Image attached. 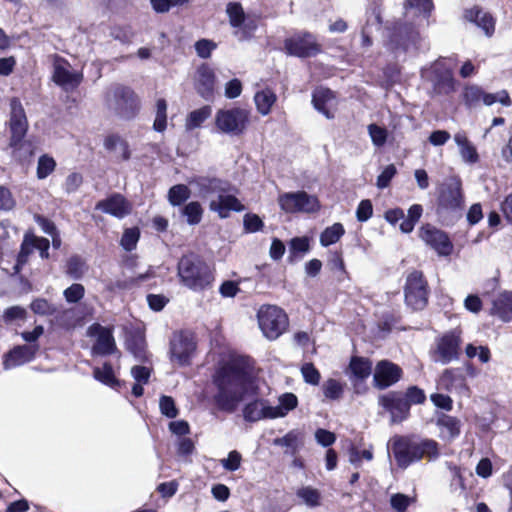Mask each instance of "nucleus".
<instances>
[{
    "label": "nucleus",
    "mask_w": 512,
    "mask_h": 512,
    "mask_svg": "<svg viewBox=\"0 0 512 512\" xmlns=\"http://www.w3.org/2000/svg\"><path fill=\"white\" fill-rule=\"evenodd\" d=\"M217 386L215 402L224 411L233 412L248 396L257 394L256 371L245 360H233L221 367L214 376Z\"/></svg>",
    "instance_id": "obj_1"
},
{
    "label": "nucleus",
    "mask_w": 512,
    "mask_h": 512,
    "mask_svg": "<svg viewBox=\"0 0 512 512\" xmlns=\"http://www.w3.org/2000/svg\"><path fill=\"white\" fill-rule=\"evenodd\" d=\"M189 184L197 187L199 196L210 198L209 208L220 218H227L231 211L244 210V206L235 196L234 187L225 180L199 176L190 180Z\"/></svg>",
    "instance_id": "obj_2"
},
{
    "label": "nucleus",
    "mask_w": 512,
    "mask_h": 512,
    "mask_svg": "<svg viewBox=\"0 0 512 512\" xmlns=\"http://www.w3.org/2000/svg\"><path fill=\"white\" fill-rule=\"evenodd\" d=\"M394 458L401 468L422 458L436 459L439 455L438 443L431 439H414L408 437H393L391 439Z\"/></svg>",
    "instance_id": "obj_3"
},
{
    "label": "nucleus",
    "mask_w": 512,
    "mask_h": 512,
    "mask_svg": "<svg viewBox=\"0 0 512 512\" xmlns=\"http://www.w3.org/2000/svg\"><path fill=\"white\" fill-rule=\"evenodd\" d=\"M180 282L194 292H201L213 286L214 269L199 257L183 256L178 263Z\"/></svg>",
    "instance_id": "obj_4"
},
{
    "label": "nucleus",
    "mask_w": 512,
    "mask_h": 512,
    "mask_svg": "<svg viewBox=\"0 0 512 512\" xmlns=\"http://www.w3.org/2000/svg\"><path fill=\"white\" fill-rule=\"evenodd\" d=\"M298 399L293 393H285L279 397V404L271 405L267 400H255L248 403L243 410L246 421L256 422L262 419H276L285 417L295 409Z\"/></svg>",
    "instance_id": "obj_5"
},
{
    "label": "nucleus",
    "mask_w": 512,
    "mask_h": 512,
    "mask_svg": "<svg viewBox=\"0 0 512 512\" xmlns=\"http://www.w3.org/2000/svg\"><path fill=\"white\" fill-rule=\"evenodd\" d=\"M462 344L461 331L452 330L435 339L430 349V358L435 363L449 364L459 359Z\"/></svg>",
    "instance_id": "obj_6"
},
{
    "label": "nucleus",
    "mask_w": 512,
    "mask_h": 512,
    "mask_svg": "<svg viewBox=\"0 0 512 512\" xmlns=\"http://www.w3.org/2000/svg\"><path fill=\"white\" fill-rule=\"evenodd\" d=\"M257 318L263 335L269 340L277 339L288 327L286 313L274 305L261 306L258 310Z\"/></svg>",
    "instance_id": "obj_7"
},
{
    "label": "nucleus",
    "mask_w": 512,
    "mask_h": 512,
    "mask_svg": "<svg viewBox=\"0 0 512 512\" xmlns=\"http://www.w3.org/2000/svg\"><path fill=\"white\" fill-rule=\"evenodd\" d=\"M248 124L249 111L244 108L220 109L215 115V126L218 131L230 136L243 134Z\"/></svg>",
    "instance_id": "obj_8"
},
{
    "label": "nucleus",
    "mask_w": 512,
    "mask_h": 512,
    "mask_svg": "<svg viewBox=\"0 0 512 512\" xmlns=\"http://www.w3.org/2000/svg\"><path fill=\"white\" fill-rule=\"evenodd\" d=\"M278 204L285 213H315L321 207L318 198L305 191L282 193Z\"/></svg>",
    "instance_id": "obj_9"
},
{
    "label": "nucleus",
    "mask_w": 512,
    "mask_h": 512,
    "mask_svg": "<svg viewBox=\"0 0 512 512\" xmlns=\"http://www.w3.org/2000/svg\"><path fill=\"white\" fill-rule=\"evenodd\" d=\"M428 294V284L423 273L417 270L410 272L404 287L406 304L414 310H421L427 305Z\"/></svg>",
    "instance_id": "obj_10"
},
{
    "label": "nucleus",
    "mask_w": 512,
    "mask_h": 512,
    "mask_svg": "<svg viewBox=\"0 0 512 512\" xmlns=\"http://www.w3.org/2000/svg\"><path fill=\"white\" fill-rule=\"evenodd\" d=\"M10 141L9 147L15 155L16 151L22 146L23 139L28 130V120L21 101L13 98L10 101Z\"/></svg>",
    "instance_id": "obj_11"
},
{
    "label": "nucleus",
    "mask_w": 512,
    "mask_h": 512,
    "mask_svg": "<svg viewBox=\"0 0 512 512\" xmlns=\"http://www.w3.org/2000/svg\"><path fill=\"white\" fill-rule=\"evenodd\" d=\"M454 64L450 59H439L430 70L423 71V77H430L437 94H449L454 90L452 70Z\"/></svg>",
    "instance_id": "obj_12"
},
{
    "label": "nucleus",
    "mask_w": 512,
    "mask_h": 512,
    "mask_svg": "<svg viewBox=\"0 0 512 512\" xmlns=\"http://www.w3.org/2000/svg\"><path fill=\"white\" fill-rule=\"evenodd\" d=\"M286 53L299 58L313 57L321 52V45L312 33L301 31L293 34L284 42Z\"/></svg>",
    "instance_id": "obj_13"
},
{
    "label": "nucleus",
    "mask_w": 512,
    "mask_h": 512,
    "mask_svg": "<svg viewBox=\"0 0 512 512\" xmlns=\"http://www.w3.org/2000/svg\"><path fill=\"white\" fill-rule=\"evenodd\" d=\"M196 351V341L192 333L175 332L170 340L171 360L180 366L188 365Z\"/></svg>",
    "instance_id": "obj_14"
},
{
    "label": "nucleus",
    "mask_w": 512,
    "mask_h": 512,
    "mask_svg": "<svg viewBox=\"0 0 512 512\" xmlns=\"http://www.w3.org/2000/svg\"><path fill=\"white\" fill-rule=\"evenodd\" d=\"M462 204L461 182L458 178H451L444 183L440 191L437 212L456 211L461 209Z\"/></svg>",
    "instance_id": "obj_15"
},
{
    "label": "nucleus",
    "mask_w": 512,
    "mask_h": 512,
    "mask_svg": "<svg viewBox=\"0 0 512 512\" xmlns=\"http://www.w3.org/2000/svg\"><path fill=\"white\" fill-rule=\"evenodd\" d=\"M420 238L441 256H448L453 251V244L448 235L432 225L421 227Z\"/></svg>",
    "instance_id": "obj_16"
},
{
    "label": "nucleus",
    "mask_w": 512,
    "mask_h": 512,
    "mask_svg": "<svg viewBox=\"0 0 512 512\" xmlns=\"http://www.w3.org/2000/svg\"><path fill=\"white\" fill-rule=\"evenodd\" d=\"M87 334L96 338L92 347L93 354L108 355L115 351L116 344L111 329L100 324H93L88 328Z\"/></svg>",
    "instance_id": "obj_17"
},
{
    "label": "nucleus",
    "mask_w": 512,
    "mask_h": 512,
    "mask_svg": "<svg viewBox=\"0 0 512 512\" xmlns=\"http://www.w3.org/2000/svg\"><path fill=\"white\" fill-rule=\"evenodd\" d=\"M401 368L387 360L378 362L375 367L373 381L378 389H385L395 384L401 378Z\"/></svg>",
    "instance_id": "obj_18"
},
{
    "label": "nucleus",
    "mask_w": 512,
    "mask_h": 512,
    "mask_svg": "<svg viewBox=\"0 0 512 512\" xmlns=\"http://www.w3.org/2000/svg\"><path fill=\"white\" fill-rule=\"evenodd\" d=\"M379 405L391 413L392 422L402 421L407 417L410 410L408 401L396 392L381 395Z\"/></svg>",
    "instance_id": "obj_19"
},
{
    "label": "nucleus",
    "mask_w": 512,
    "mask_h": 512,
    "mask_svg": "<svg viewBox=\"0 0 512 512\" xmlns=\"http://www.w3.org/2000/svg\"><path fill=\"white\" fill-rule=\"evenodd\" d=\"M193 85L197 93L204 99L213 98L215 86L214 71L206 64H202L196 70L193 77Z\"/></svg>",
    "instance_id": "obj_20"
},
{
    "label": "nucleus",
    "mask_w": 512,
    "mask_h": 512,
    "mask_svg": "<svg viewBox=\"0 0 512 512\" xmlns=\"http://www.w3.org/2000/svg\"><path fill=\"white\" fill-rule=\"evenodd\" d=\"M313 105L317 111L322 113L327 119H333L337 108L336 96L328 88H317L313 92Z\"/></svg>",
    "instance_id": "obj_21"
},
{
    "label": "nucleus",
    "mask_w": 512,
    "mask_h": 512,
    "mask_svg": "<svg viewBox=\"0 0 512 512\" xmlns=\"http://www.w3.org/2000/svg\"><path fill=\"white\" fill-rule=\"evenodd\" d=\"M114 96L117 98L115 109L121 116L130 118L136 114L139 100L133 91L119 87L115 90Z\"/></svg>",
    "instance_id": "obj_22"
},
{
    "label": "nucleus",
    "mask_w": 512,
    "mask_h": 512,
    "mask_svg": "<svg viewBox=\"0 0 512 512\" xmlns=\"http://www.w3.org/2000/svg\"><path fill=\"white\" fill-rule=\"evenodd\" d=\"M82 73L71 71L65 62H56L54 66L53 80L64 90H73L82 82Z\"/></svg>",
    "instance_id": "obj_23"
},
{
    "label": "nucleus",
    "mask_w": 512,
    "mask_h": 512,
    "mask_svg": "<svg viewBox=\"0 0 512 512\" xmlns=\"http://www.w3.org/2000/svg\"><path fill=\"white\" fill-rule=\"evenodd\" d=\"M37 349V345H22L14 347L4 357V369L9 370L30 362L34 358Z\"/></svg>",
    "instance_id": "obj_24"
},
{
    "label": "nucleus",
    "mask_w": 512,
    "mask_h": 512,
    "mask_svg": "<svg viewBox=\"0 0 512 512\" xmlns=\"http://www.w3.org/2000/svg\"><path fill=\"white\" fill-rule=\"evenodd\" d=\"M96 209L117 218H124L130 214L131 204L120 194H114L105 200L99 201Z\"/></svg>",
    "instance_id": "obj_25"
},
{
    "label": "nucleus",
    "mask_w": 512,
    "mask_h": 512,
    "mask_svg": "<svg viewBox=\"0 0 512 512\" xmlns=\"http://www.w3.org/2000/svg\"><path fill=\"white\" fill-rule=\"evenodd\" d=\"M490 314L503 322L512 321V292H502L494 300Z\"/></svg>",
    "instance_id": "obj_26"
},
{
    "label": "nucleus",
    "mask_w": 512,
    "mask_h": 512,
    "mask_svg": "<svg viewBox=\"0 0 512 512\" xmlns=\"http://www.w3.org/2000/svg\"><path fill=\"white\" fill-rule=\"evenodd\" d=\"M454 141L457 144L460 156L465 163L474 164L478 162L479 155L476 147L469 141L465 132L459 131L455 133Z\"/></svg>",
    "instance_id": "obj_27"
},
{
    "label": "nucleus",
    "mask_w": 512,
    "mask_h": 512,
    "mask_svg": "<svg viewBox=\"0 0 512 512\" xmlns=\"http://www.w3.org/2000/svg\"><path fill=\"white\" fill-rule=\"evenodd\" d=\"M465 18L474 22L485 32L487 36H491L494 33L495 22L489 13L478 8H474L466 11Z\"/></svg>",
    "instance_id": "obj_28"
},
{
    "label": "nucleus",
    "mask_w": 512,
    "mask_h": 512,
    "mask_svg": "<svg viewBox=\"0 0 512 512\" xmlns=\"http://www.w3.org/2000/svg\"><path fill=\"white\" fill-rule=\"evenodd\" d=\"M443 439L452 440L460 434V420L450 415H443L437 422Z\"/></svg>",
    "instance_id": "obj_29"
},
{
    "label": "nucleus",
    "mask_w": 512,
    "mask_h": 512,
    "mask_svg": "<svg viewBox=\"0 0 512 512\" xmlns=\"http://www.w3.org/2000/svg\"><path fill=\"white\" fill-rule=\"evenodd\" d=\"M212 108L209 105H205L199 109L191 111L185 119V129L187 131H193L200 128L202 124L211 116Z\"/></svg>",
    "instance_id": "obj_30"
},
{
    "label": "nucleus",
    "mask_w": 512,
    "mask_h": 512,
    "mask_svg": "<svg viewBox=\"0 0 512 512\" xmlns=\"http://www.w3.org/2000/svg\"><path fill=\"white\" fill-rule=\"evenodd\" d=\"M349 369L353 375V380H365L372 372V363L369 359L363 357H353L349 364Z\"/></svg>",
    "instance_id": "obj_31"
},
{
    "label": "nucleus",
    "mask_w": 512,
    "mask_h": 512,
    "mask_svg": "<svg viewBox=\"0 0 512 512\" xmlns=\"http://www.w3.org/2000/svg\"><path fill=\"white\" fill-rule=\"evenodd\" d=\"M131 375L135 380V383L132 386V394L135 397H140L144 392L143 385L147 384L149 381L151 371L145 366L137 365L131 368Z\"/></svg>",
    "instance_id": "obj_32"
},
{
    "label": "nucleus",
    "mask_w": 512,
    "mask_h": 512,
    "mask_svg": "<svg viewBox=\"0 0 512 512\" xmlns=\"http://www.w3.org/2000/svg\"><path fill=\"white\" fill-rule=\"evenodd\" d=\"M104 147L107 150L118 154V156L121 157L123 160H128L130 158V150L128 143L119 135H108L104 140Z\"/></svg>",
    "instance_id": "obj_33"
},
{
    "label": "nucleus",
    "mask_w": 512,
    "mask_h": 512,
    "mask_svg": "<svg viewBox=\"0 0 512 512\" xmlns=\"http://www.w3.org/2000/svg\"><path fill=\"white\" fill-rule=\"evenodd\" d=\"M93 376L97 381L111 388L117 389L120 386V381L116 378L111 364L107 362L102 367H95Z\"/></svg>",
    "instance_id": "obj_34"
},
{
    "label": "nucleus",
    "mask_w": 512,
    "mask_h": 512,
    "mask_svg": "<svg viewBox=\"0 0 512 512\" xmlns=\"http://www.w3.org/2000/svg\"><path fill=\"white\" fill-rule=\"evenodd\" d=\"M276 99L277 98L275 93L269 89L259 91L254 96V101L257 110L261 115L264 116L270 113L271 108L275 103Z\"/></svg>",
    "instance_id": "obj_35"
},
{
    "label": "nucleus",
    "mask_w": 512,
    "mask_h": 512,
    "mask_svg": "<svg viewBox=\"0 0 512 512\" xmlns=\"http://www.w3.org/2000/svg\"><path fill=\"white\" fill-rule=\"evenodd\" d=\"M301 433L297 430H291L283 437L274 439L275 446L285 447L286 452L294 454L300 446Z\"/></svg>",
    "instance_id": "obj_36"
},
{
    "label": "nucleus",
    "mask_w": 512,
    "mask_h": 512,
    "mask_svg": "<svg viewBox=\"0 0 512 512\" xmlns=\"http://www.w3.org/2000/svg\"><path fill=\"white\" fill-rule=\"evenodd\" d=\"M345 229L341 223H334L327 227L320 235V243L324 247L335 244L344 235Z\"/></svg>",
    "instance_id": "obj_37"
},
{
    "label": "nucleus",
    "mask_w": 512,
    "mask_h": 512,
    "mask_svg": "<svg viewBox=\"0 0 512 512\" xmlns=\"http://www.w3.org/2000/svg\"><path fill=\"white\" fill-rule=\"evenodd\" d=\"M404 8L406 14L413 11V15L423 14L426 17L432 11L433 3L432 0H406Z\"/></svg>",
    "instance_id": "obj_38"
},
{
    "label": "nucleus",
    "mask_w": 512,
    "mask_h": 512,
    "mask_svg": "<svg viewBox=\"0 0 512 512\" xmlns=\"http://www.w3.org/2000/svg\"><path fill=\"white\" fill-rule=\"evenodd\" d=\"M31 240L33 239L30 237V234H25L23 242L21 244L20 252L17 256V262L14 266V273L16 274L19 273L22 267L27 263L29 255L33 251Z\"/></svg>",
    "instance_id": "obj_39"
},
{
    "label": "nucleus",
    "mask_w": 512,
    "mask_h": 512,
    "mask_svg": "<svg viewBox=\"0 0 512 512\" xmlns=\"http://www.w3.org/2000/svg\"><path fill=\"white\" fill-rule=\"evenodd\" d=\"M323 394L327 399L338 400L342 397L344 385L336 379H328L322 386Z\"/></svg>",
    "instance_id": "obj_40"
},
{
    "label": "nucleus",
    "mask_w": 512,
    "mask_h": 512,
    "mask_svg": "<svg viewBox=\"0 0 512 512\" xmlns=\"http://www.w3.org/2000/svg\"><path fill=\"white\" fill-rule=\"evenodd\" d=\"M182 214L186 217V221L190 225L198 224L203 215V209L200 203L196 201H192L184 206L182 209Z\"/></svg>",
    "instance_id": "obj_41"
},
{
    "label": "nucleus",
    "mask_w": 512,
    "mask_h": 512,
    "mask_svg": "<svg viewBox=\"0 0 512 512\" xmlns=\"http://www.w3.org/2000/svg\"><path fill=\"white\" fill-rule=\"evenodd\" d=\"M297 496L309 507H317L320 505V492L310 486L300 488L297 491Z\"/></svg>",
    "instance_id": "obj_42"
},
{
    "label": "nucleus",
    "mask_w": 512,
    "mask_h": 512,
    "mask_svg": "<svg viewBox=\"0 0 512 512\" xmlns=\"http://www.w3.org/2000/svg\"><path fill=\"white\" fill-rule=\"evenodd\" d=\"M167 127V103L164 99H158L156 103V116L153 128L157 132H163Z\"/></svg>",
    "instance_id": "obj_43"
},
{
    "label": "nucleus",
    "mask_w": 512,
    "mask_h": 512,
    "mask_svg": "<svg viewBox=\"0 0 512 512\" xmlns=\"http://www.w3.org/2000/svg\"><path fill=\"white\" fill-rule=\"evenodd\" d=\"M30 309L37 315L50 316L56 313L57 308L45 298H36L30 304Z\"/></svg>",
    "instance_id": "obj_44"
},
{
    "label": "nucleus",
    "mask_w": 512,
    "mask_h": 512,
    "mask_svg": "<svg viewBox=\"0 0 512 512\" xmlns=\"http://www.w3.org/2000/svg\"><path fill=\"white\" fill-rule=\"evenodd\" d=\"M190 197V190L186 185L178 184L170 188L168 193L169 202L178 206Z\"/></svg>",
    "instance_id": "obj_45"
},
{
    "label": "nucleus",
    "mask_w": 512,
    "mask_h": 512,
    "mask_svg": "<svg viewBox=\"0 0 512 512\" xmlns=\"http://www.w3.org/2000/svg\"><path fill=\"white\" fill-rule=\"evenodd\" d=\"M86 270L84 261L78 256L71 257L67 262L66 273L73 279L82 278Z\"/></svg>",
    "instance_id": "obj_46"
},
{
    "label": "nucleus",
    "mask_w": 512,
    "mask_h": 512,
    "mask_svg": "<svg viewBox=\"0 0 512 512\" xmlns=\"http://www.w3.org/2000/svg\"><path fill=\"white\" fill-rule=\"evenodd\" d=\"M367 129L374 146L382 147L385 145L388 137V131L386 128L377 124H370Z\"/></svg>",
    "instance_id": "obj_47"
},
{
    "label": "nucleus",
    "mask_w": 512,
    "mask_h": 512,
    "mask_svg": "<svg viewBox=\"0 0 512 512\" xmlns=\"http://www.w3.org/2000/svg\"><path fill=\"white\" fill-rule=\"evenodd\" d=\"M226 11L229 16L230 24L233 27H240L245 18L241 4L237 2H230L227 5Z\"/></svg>",
    "instance_id": "obj_48"
},
{
    "label": "nucleus",
    "mask_w": 512,
    "mask_h": 512,
    "mask_svg": "<svg viewBox=\"0 0 512 512\" xmlns=\"http://www.w3.org/2000/svg\"><path fill=\"white\" fill-rule=\"evenodd\" d=\"M414 501V497L402 493H395L390 497V505L396 512H405Z\"/></svg>",
    "instance_id": "obj_49"
},
{
    "label": "nucleus",
    "mask_w": 512,
    "mask_h": 512,
    "mask_svg": "<svg viewBox=\"0 0 512 512\" xmlns=\"http://www.w3.org/2000/svg\"><path fill=\"white\" fill-rule=\"evenodd\" d=\"M465 354L470 359L477 356L482 363L489 362L491 358L490 350L486 346H475L473 344H468L465 348Z\"/></svg>",
    "instance_id": "obj_50"
},
{
    "label": "nucleus",
    "mask_w": 512,
    "mask_h": 512,
    "mask_svg": "<svg viewBox=\"0 0 512 512\" xmlns=\"http://www.w3.org/2000/svg\"><path fill=\"white\" fill-rule=\"evenodd\" d=\"M56 163L52 157L43 155L38 160L37 165V177L39 179H45L55 169Z\"/></svg>",
    "instance_id": "obj_51"
},
{
    "label": "nucleus",
    "mask_w": 512,
    "mask_h": 512,
    "mask_svg": "<svg viewBox=\"0 0 512 512\" xmlns=\"http://www.w3.org/2000/svg\"><path fill=\"white\" fill-rule=\"evenodd\" d=\"M483 90L478 86H468L464 91V101L469 107H475L482 102Z\"/></svg>",
    "instance_id": "obj_52"
},
{
    "label": "nucleus",
    "mask_w": 512,
    "mask_h": 512,
    "mask_svg": "<svg viewBox=\"0 0 512 512\" xmlns=\"http://www.w3.org/2000/svg\"><path fill=\"white\" fill-rule=\"evenodd\" d=\"M139 230L137 228H128L124 231L123 236L121 238V246L126 251H132L136 248L137 242L139 240Z\"/></svg>",
    "instance_id": "obj_53"
},
{
    "label": "nucleus",
    "mask_w": 512,
    "mask_h": 512,
    "mask_svg": "<svg viewBox=\"0 0 512 512\" xmlns=\"http://www.w3.org/2000/svg\"><path fill=\"white\" fill-rule=\"evenodd\" d=\"M85 295V288L82 284L74 283L63 292V296L68 303H78Z\"/></svg>",
    "instance_id": "obj_54"
},
{
    "label": "nucleus",
    "mask_w": 512,
    "mask_h": 512,
    "mask_svg": "<svg viewBox=\"0 0 512 512\" xmlns=\"http://www.w3.org/2000/svg\"><path fill=\"white\" fill-rule=\"evenodd\" d=\"M160 412L168 417L175 418L178 415V409L172 397L163 395L159 400Z\"/></svg>",
    "instance_id": "obj_55"
},
{
    "label": "nucleus",
    "mask_w": 512,
    "mask_h": 512,
    "mask_svg": "<svg viewBox=\"0 0 512 512\" xmlns=\"http://www.w3.org/2000/svg\"><path fill=\"white\" fill-rule=\"evenodd\" d=\"M301 373L306 383L311 385L319 384L321 375L312 363H305L301 367Z\"/></svg>",
    "instance_id": "obj_56"
},
{
    "label": "nucleus",
    "mask_w": 512,
    "mask_h": 512,
    "mask_svg": "<svg viewBox=\"0 0 512 512\" xmlns=\"http://www.w3.org/2000/svg\"><path fill=\"white\" fill-rule=\"evenodd\" d=\"M397 170L394 164H390L384 168L377 177L376 185L379 189L387 188L392 178L396 175Z\"/></svg>",
    "instance_id": "obj_57"
},
{
    "label": "nucleus",
    "mask_w": 512,
    "mask_h": 512,
    "mask_svg": "<svg viewBox=\"0 0 512 512\" xmlns=\"http://www.w3.org/2000/svg\"><path fill=\"white\" fill-rule=\"evenodd\" d=\"M362 459L367 461H371L373 459V453L370 449L358 450L355 447H352L349 450V461L351 464L355 466H360Z\"/></svg>",
    "instance_id": "obj_58"
},
{
    "label": "nucleus",
    "mask_w": 512,
    "mask_h": 512,
    "mask_svg": "<svg viewBox=\"0 0 512 512\" xmlns=\"http://www.w3.org/2000/svg\"><path fill=\"white\" fill-rule=\"evenodd\" d=\"M241 460V454L233 450L229 452L227 458L221 460V465L227 471H236L240 468Z\"/></svg>",
    "instance_id": "obj_59"
},
{
    "label": "nucleus",
    "mask_w": 512,
    "mask_h": 512,
    "mask_svg": "<svg viewBox=\"0 0 512 512\" xmlns=\"http://www.w3.org/2000/svg\"><path fill=\"white\" fill-rule=\"evenodd\" d=\"M244 228L246 232L253 233L262 229L263 221L256 214L248 213L244 216Z\"/></svg>",
    "instance_id": "obj_60"
},
{
    "label": "nucleus",
    "mask_w": 512,
    "mask_h": 512,
    "mask_svg": "<svg viewBox=\"0 0 512 512\" xmlns=\"http://www.w3.org/2000/svg\"><path fill=\"white\" fill-rule=\"evenodd\" d=\"M188 0H151V5L157 13L168 12L171 6L183 5Z\"/></svg>",
    "instance_id": "obj_61"
},
{
    "label": "nucleus",
    "mask_w": 512,
    "mask_h": 512,
    "mask_svg": "<svg viewBox=\"0 0 512 512\" xmlns=\"http://www.w3.org/2000/svg\"><path fill=\"white\" fill-rule=\"evenodd\" d=\"M27 316V311L21 306H12L4 311L3 318L5 322H12L14 320H24Z\"/></svg>",
    "instance_id": "obj_62"
},
{
    "label": "nucleus",
    "mask_w": 512,
    "mask_h": 512,
    "mask_svg": "<svg viewBox=\"0 0 512 512\" xmlns=\"http://www.w3.org/2000/svg\"><path fill=\"white\" fill-rule=\"evenodd\" d=\"M373 213V207L370 200H362L356 210V217L358 221L365 222L367 221Z\"/></svg>",
    "instance_id": "obj_63"
},
{
    "label": "nucleus",
    "mask_w": 512,
    "mask_h": 512,
    "mask_svg": "<svg viewBox=\"0 0 512 512\" xmlns=\"http://www.w3.org/2000/svg\"><path fill=\"white\" fill-rule=\"evenodd\" d=\"M216 48L215 43L210 40L202 39L196 42L195 50L199 57L208 58L211 55V52Z\"/></svg>",
    "instance_id": "obj_64"
}]
</instances>
